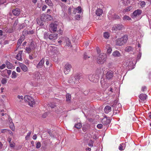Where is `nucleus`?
Returning a JSON list of instances; mask_svg holds the SVG:
<instances>
[{
	"mask_svg": "<svg viewBox=\"0 0 151 151\" xmlns=\"http://www.w3.org/2000/svg\"><path fill=\"white\" fill-rule=\"evenodd\" d=\"M111 122V120L109 118H108L105 117L102 119V123L104 125H107L109 124Z\"/></svg>",
	"mask_w": 151,
	"mask_h": 151,
	"instance_id": "nucleus-14",
	"label": "nucleus"
},
{
	"mask_svg": "<svg viewBox=\"0 0 151 151\" xmlns=\"http://www.w3.org/2000/svg\"><path fill=\"white\" fill-rule=\"evenodd\" d=\"M24 100L26 101L28 105L31 107L35 104V102L33 99L29 96L26 95L24 97Z\"/></svg>",
	"mask_w": 151,
	"mask_h": 151,
	"instance_id": "nucleus-4",
	"label": "nucleus"
},
{
	"mask_svg": "<svg viewBox=\"0 0 151 151\" xmlns=\"http://www.w3.org/2000/svg\"><path fill=\"white\" fill-rule=\"evenodd\" d=\"M47 50L49 53H50V55L56 54L58 52L57 48L55 46H49Z\"/></svg>",
	"mask_w": 151,
	"mask_h": 151,
	"instance_id": "nucleus-6",
	"label": "nucleus"
},
{
	"mask_svg": "<svg viewBox=\"0 0 151 151\" xmlns=\"http://www.w3.org/2000/svg\"><path fill=\"white\" fill-rule=\"evenodd\" d=\"M12 13L15 16H18L20 13V10L18 9H16L13 10Z\"/></svg>",
	"mask_w": 151,
	"mask_h": 151,
	"instance_id": "nucleus-26",
	"label": "nucleus"
},
{
	"mask_svg": "<svg viewBox=\"0 0 151 151\" xmlns=\"http://www.w3.org/2000/svg\"><path fill=\"white\" fill-rule=\"evenodd\" d=\"M96 49L98 53H99L101 52L100 49L98 47H96Z\"/></svg>",
	"mask_w": 151,
	"mask_h": 151,
	"instance_id": "nucleus-56",
	"label": "nucleus"
},
{
	"mask_svg": "<svg viewBox=\"0 0 151 151\" xmlns=\"http://www.w3.org/2000/svg\"><path fill=\"white\" fill-rule=\"evenodd\" d=\"M29 47L32 50H33L35 48V45L34 43L31 42L29 45Z\"/></svg>",
	"mask_w": 151,
	"mask_h": 151,
	"instance_id": "nucleus-39",
	"label": "nucleus"
},
{
	"mask_svg": "<svg viewBox=\"0 0 151 151\" xmlns=\"http://www.w3.org/2000/svg\"><path fill=\"white\" fill-rule=\"evenodd\" d=\"M52 19V18L50 15H47L44 16L43 20L45 21H48L51 20Z\"/></svg>",
	"mask_w": 151,
	"mask_h": 151,
	"instance_id": "nucleus-23",
	"label": "nucleus"
},
{
	"mask_svg": "<svg viewBox=\"0 0 151 151\" xmlns=\"http://www.w3.org/2000/svg\"><path fill=\"white\" fill-rule=\"evenodd\" d=\"M24 36L23 35L21 36L19 39L18 40L17 44V46H18L17 48H19V47L20 46L22 42L24 40Z\"/></svg>",
	"mask_w": 151,
	"mask_h": 151,
	"instance_id": "nucleus-17",
	"label": "nucleus"
},
{
	"mask_svg": "<svg viewBox=\"0 0 151 151\" xmlns=\"http://www.w3.org/2000/svg\"><path fill=\"white\" fill-rule=\"evenodd\" d=\"M126 147V145L124 143H122L120 144L119 147V149L121 150H124Z\"/></svg>",
	"mask_w": 151,
	"mask_h": 151,
	"instance_id": "nucleus-28",
	"label": "nucleus"
},
{
	"mask_svg": "<svg viewBox=\"0 0 151 151\" xmlns=\"http://www.w3.org/2000/svg\"><path fill=\"white\" fill-rule=\"evenodd\" d=\"M140 4L142 7H143L145 6L146 3L144 1H142L140 2Z\"/></svg>",
	"mask_w": 151,
	"mask_h": 151,
	"instance_id": "nucleus-46",
	"label": "nucleus"
},
{
	"mask_svg": "<svg viewBox=\"0 0 151 151\" xmlns=\"http://www.w3.org/2000/svg\"><path fill=\"white\" fill-rule=\"evenodd\" d=\"M37 24H38L39 25H41L42 24V21H41L39 20L38 19H37Z\"/></svg>",
	"mask_w": 151,
	"mask_h": 151,
	"instance_id": "nucleus-54",
	"label": "nucleus"
},
{
	"mask_svg": "<svg viewBox=\"0 0 151 151\" xmlns=\"http://www.w3.org/2000/svg\"><path fill=\"white\" fill-rule=\"evenodd\" d=\"M120 17L119 16L116 14H114V17H113V19H119Z\"/></svg>",
	"mask_w": 151,
	"mask_h": 151,
	"instance_id": "nucleus-47",
	"label": "nucleus"
},
{
	"mask_svg": "<svg viewBox=\"0 0 151 151\" xmlns=\"http://www.w3.org/2000/svg\"><path fill=\"white\" fill-rule=\"evenodd\" d=\"M34 32L33 30L27 31V30H24L23 32V35L27 34H32Z\"/></svg>",
	"mask_w": 151,
	"mask_h": 151,
	"instance_id": "nucleus-27",
	"label": "nucleus"
},
{
	"mask_svg": "<svg viewBox=\"0 0 151 151\" xmlns=\"http://www.w3.org/2000/svg\"><path fill=\"white\" fill-rule=\"evenodd\" d=\"M6 65V67L8 69H12L14 68V66H13L12 64L11 63L8 61H6L5 62Z\"/></svg>",
	"mask_w": 151,
	"mask_h": 151,
	"instance_id": "nucleus-22",
	"label": "nucleus"
},
{
	"mask_svg": "<svg viewBox=\"0 0 151 151\" xmlns=\"http://www.w3.org/2000/svg\"><path fill=\"white\" fill-rule=\"evenodd\" d=\"M93 141H90V142L88 143V145L89 147H92L93 146Z\"/></svg>",
	"mask_w": 151,
	"mask_h": 151,
	"instance_id": "nucleus-53",
	"label": "nucleus"
},
{
	"mask_svg": "<svg viewBox=\"0 0 151 151\" xmlns=\"http://www.w3.org/2000/svg\"><path fill=\"white\" fill-rule=\"evenodd\" d=\"M47 115V113H45L44 114H43L42 115V117L43 118H45L46 117V116Z\"/></svg>",
	"mask_w": 151,
	"mask_h": 151,
	"instance_id": "nucleus-64",
	"label": "nucleus"
},
{
	"mask_svg": "<svg viewBox=\"0 0 151 151\" xmlns=\"http://www.w3.org/2000/svg\"><path fill=\"white\" fill-rule=\"evenodd\" d=\"M17 77V74L14 71H13L12 72L11 77L12 78H15Z\"/></svg>",
	"mask_w": 151,
	"mask_h": 151,
	"instance_id": "nucleus-35",
	"label": "nucleus"
},
{
	"mask_svg": "<svg viewBox=\"0 0 151 151\" xmlns=\"http://www.w3.org/2000/svg\"><path fill=\"white\" fill-rule=\"evenodd\" d=\"M66 100L67 101H70V100L71 95L69 94H67L66 95Z\"/></svg>",
	"mask_w": 151,
	"mask_h": 151,
	"instance_id": "nucleus-43",
	"label": "nucleus"
},
{
	"mask_svg": "<svg viewBox=\"0 0 151 151\" xmlns=\"http://www.w3.org/2000/svg\"><path fill=\"white\" fill-rule=\"evenodd\" d=\"M45 2L48 5L50 6H53V4L50 0H45Z\"/></svg>",
	"mask_w": 151,
	"mask_h": 151,
	"instance_id": "nucleus-36",
	"label": "nucleus"
},
{
	"mask_svg": "<svg viewBox=\"0 0 151 151\" xmlns=\"http://www.w3.org/2000/svg\"><path fill=\"white\" fill-rule=\"evenodd\" d=\"M57 25L56 24L52 23L51 24L49 27V29L51 32H56L57 28Z\"/></svg>",
	"mask_w": 151,
	"mask_h": 151,
	"instance_id": "nucleus-9",
	"label": "nucleus"
},
{
	"mask_svg": "<svg viewBox=\"0 0 151 151\" xmlns=\"http://www.w3.org/2000/svg\"><path fill=\"white\" fill-rule=\"evenodd\" d=\"M107 55L106 54L101 53L98 56L97 59V63L99 64L104 63L106 61Z\"/></svg>",
	"mask_w": 151,
	"mask_h": 151,
	"instance_id": "nucleus-2",
	"label": "nucleus"
},
{
	"mask_svg": "<svg viewBox=\"0 0 151 151\" xmlns=\"http://www.w3.org/2000/svg\"><path fill=\"white\" fill-rule=\"evenodd\" d=\"M44 62L45 60L44 58H42L38 63L37 65V67L39 68H42L44 64Z\"/></svg>",
	"mask_w": 151,
	"mask_h": 151,
	"instance_id": "nucleus-18",
	"label": "nucleus"
},
{
	"mask_svg": "<svg viewBox=\"0 0 151 151\" xmlns=\"http://www.w3.org/2000/svg\"><path fill=\"white\" fill-rule=\"evenodd\" d=\"M58 37V34H50L48 37L51 40H54L56 39Z\"/></svg>",
	"mask_w": 151,
	"mask_h": 151,
	"instance_id": "nucleus-16",
	"label": "nucleus"
},
{
	"mask_svg": "<svg viewBox=\"0 0 151 151\" xmlns=\"http://www.w3.org/2000/svg\"><path fill=\"white\" fill-rule=\"evenodd\" d=\"M112 12L111 11H110L108 13V17L109 19L110 20H112L113 19L114 17V14H112Z\"/></svg>",
	"mask_w": 151,
	"mask_h": 151,
	"instance_id": "nucleus-29",
	"label": "nucleus"
},
{
	"mask_svg": "<svg viewBox=\"0 0 151 151\" xmlns=\"http://www.w3.org/2000/svg\"><path fill=\"white\" fill-rule=\"evenodd\" d=\"M71 65L68 63H67L65 66L64 68V72L65 74H68L72 68Z\"/></svg>",
	"mask_w": 151,
	"mask_h": 151,
	"instance_id": "nucleus-8",
	"label": "nucleus"
},
{
	"mask_svg": "<svg viewBox=\"0 0 151 151\" xmlns=\"http://www.w3.org/2000/svg\"><path fill=\"white\" fill-rule=\"evenodd\" d=\"M17 98L19 99L23 100L24 99V97L22 96L18 95L17 96Z\"/></svg>",
	"mask_w": 151,
	"mask_h": 151,
	"instance_id": "nucleus-62",
	"label": "nucleus"
},
{
	"mask_svg": "<svg viewBox=\"0 0 151 151\" xmlns=\"http://www.w3.org/2000/svg\"><path fill=\"white\" fill-rule=\"evenodd\" d=\"M26 24L25 23H24L22 24H21L19 25V28L20 29H22L24 27H25L26 26Z\"/></svg>",
	"mask_w": 151,
	"mask_h": 151,
	"instance_id": "nucleus-45",
	"label": "nucleus"
},
{
	"mask_svg": "<svg viewBox=\"0 0 151 151\" xmlns=\"http://www.w3.org/2000/svg\"><path fill=\"white\" fill-rule=\"evenodd\" d=\"M6 70H7V73L8 75H10L12 72L11 70H7V69H6Z\"/></svg>",
	"mask_w": 151,
	"mask_h": 151,
	"instance_id": "nucleus-60",
	"label": "nucleus"
},
{
	"mask_svg": "<svg viewBox=\"0 0 151 151\" xmlns=\"http://www.w3.org/2000/svg\"><path fill=\"white\" fill-rule=\"evenodd\" d=\"M142 11L140 9H137L134 11L132 15V18H134L136 17L139 16L142 13Z\"/></svg>",
	"mask_w": 151,
	"mask_h": 151,
	"instance_id": "nucleus-11",
	"label": "nucleus"
},
{
	"mask_svg": "<svg viewBox=\"0 0 151 151\" xmlns=\"http://www.w3.org/2000/svg\"><path fill=\"white\" fill-rule=\"evenodd\" d=\"M146 89V87L145 86H143L141 90L142 92L144 91Z\"/></svg>",
	"mask_w": 151,
	"mask_h": 151,
	"instance_id": "nucleus-58",
	"label": "nucleus"
},
{
	"mask_svg": "<svg viewBox=\"0 0 151 151\" xmlns=\"http://www.w3.org/2000/svg\"><path fill=\"white\" fill-rule=\"evenodd\" d=\"M74 76L71 77L70 78H69L68 81V83H70L72 84H73L74 81Z\"/></svg>",
	"mask_w": 151,
	"mask_h": 151,
	"instance_id": "nucleus-31",
	"label": "nucleus"
},
{
	"mask_svg": "<svg viewBox=\"0 0 151 151\" xmlns=\"http://www.w3.org/2000/svg\"><path fill=\"white\" fill-rule=\"evenodd\" d=\"M124 64L127 69H132L134 68L133 63L131 59H129L126 60Z\"/></svg>",
	"mask_w": 151,
	"mask_h": 151,
	"instance_id": "nucleus-5",
	"label": "nucleus"
},
{
	"mask_svg": "<svg viewBox=\"0 0 151 151\" xmlns=\"http://www.w3.org/2000/svg\"><path fill=\"white\" fill-rule=\"evenodd\" d=\"M103 11L102 9L100 8L98 9L96 11V14L95 15V18L97 20H101L102 19V17L101 16L103 14Z\"/></svg>",
	"mask_w": 151,
	"mask_h": 151,
	"instance_id": "nucleus-7",
	"label": "nucleus"
},
{
	"mask_svg": "<svg viewBox=\"0 0 151 151\" xmlns=\"http://www.w3.org/2000/svg\"><path fill=\"white\" fill-rule=\"evenodd\" d=\"M25 50L27 51V52L28 53H30L31 52V50H32L29 47H26Z\"/></svg>",
	"mask_w": 151,
	"mask_h": 151,
	"instance_id": "nucleus-49",
	"label": "nucleus"
},
{
	"mask_svg": "<svg viewBox=\"0 0 151 151\" xmlns=\"http://www.w3.org/2000/svg\"><path fill=\"white\" fill-rule=\"evenodd\" d=\"M41 146V143L40 142H38L36 144V148L37 149H38Z\"/></svg>",
	"mask_w": 151,
	"mask_h": 151,
	"instance_id": "nucleus-50",
	"label": "nucleus"
},
{
	"mask_svg": "<svg viewBox=\"0 0 151 151\" xmlns=\"http://www.w3.org/2000/svg\"><path fill=\"white\" fill-rule=\"evenodd\" d=\"M31 133H32L31 131H30L27 133V136H26L25 138L26 140H27L29 139V137L31 135Z\"/></svg>",
	"mask_w": 151,
	"mask_h": 151,
	"instance_id": "nucleus-42",
	"label": "nucleus"
},
{
	"mask_svg": "<svg viewBox=\"0 0 151 151\" xmlns=\"http://www.w3.org/2000/svg\"><path fill=\"white\" fill-rule=\"evenodd\" d=\"M133 50V48L131 46L127 47L125 49V51L128 52H129L132 51Z\"/></svg>",
	"mask_w": 151,
	"mask_h": 151,
	"instance_id": "nucleus-32",
	"label": "nucleus"
},
{
	"mask_svg": "<svg viewBox=\"0 0 151 151\" xmlns=\"http://www.w3.org/2000/svg\"><path fill=\"white\" fill-rule=\"evenodd\" d=\"M112 55L114 57H119L121 56L120 53L117 50L113 52Z\"/></svg>",
	"mask_w": 151,
	"mask_h": 151,
	"instance_id": "nucleus-21",
	"label": "nucleus"
},
{
	"mask_svg": "<svg viewBox=\"0 0 151 151\" xmlns=\"http://www.w3.org/2000/svg\"><path fill=\"white\" fill-rule=\"evenodd\" d=\"M104 36L106 38H108L109 37V34L108 32H105L104 33Z\"/></svg>",
	"mask_w": 151,
	"mask_h": 151,
	"instance_id": "nucleus-41",
	"label": "nucleus"
},
{
	"mask_svg": "<svg viewBox=\"0 0 151 151\" xmlns=\"http://www.w3.org/2000/svg\"><path fill=\"white\" fill-rule=\"evenodd\" d=\"M19 66L24 72H27L28 71V69L25 65L22 63H20L19 64Z\"/></svg>",
	"mask_w": 151,
	"mask_h": 151,
	"instance_id": "nucleus-15",
	"label": "nucleus"
},
{
	"mask_svg": "<svg viewBox=\"0 0 151 151\" xmlns=\"http://www.w3.org/2000/svg\"><path fill=\"white\" fill-rule=\"evenodd\" d=\"M105 112L106 114H108L111 111V107L107 105L105 106L104 109Z\"/></svg>",
	"mask_w": 151,
	"mask_h": 151,
	"instance_id": "nucleus-24",
	"label": "nucleus"
},
{
	"mask_svg": "<svg viewBox=\"0 0 151 151\" xmlns=\"http://www.w3.org/2000/svg\"><path fill=\"white\" fill-rule=\"evenodd\" d=\"M80 17L81 15L80 14H77L75 16L76 19L78 20L80 19Z\"/></svg>",
	"mask_w": 151,
	"mask_h": 151,
	"instance_id": "nucleus-51",
	"label": "nucleus"
},
{
	"mask_svg": "<svg viewBox=\"0 0 151 151\" xmlns=\"http://www.w3.org/2000/svg\"><path fill=\"white\" fill-rule=\"evenodd\" d=\"M128 39L127 35H125L122 37L116 39L115 41V45L117 46H122L126 42Z\"/></svg>",
	"mask_w": 151,
	"mask_h": 151,
	"instance_id": "nucleus-1",
	"label": "nucleus"
},
{
	"mask_svg": "<svg viewBox=\"0 0 151 151\" xmlns=\"http://www.w3.org/2000/svg\"><path fill=\"white\" fill-rule=\"evenodd\" d=\"M66 45L68 47H72V45L70 42V41L69 39L68 38H66Z\"/></svg>",
	"mask_w": 151,
	"mask_h": 151,
	"instance_id": "nucleus-34",
	"label": "nucleus"
},
{
	"mask_svg": "<svg viewBox=\"0 0 151 151\" xmlns=\"http://www.w3.org/2000/svg\"><path fill=\"white\" fill-rule=\"evenodd\" d=\"M16 70L18 72H21L20 68L19 67H17L16 68Z\"/></svg>",
	"mask_w": 151,
	"mask_h": 151,
	"instance_id": "nucleus-63",
	"label": "nucleus"
},
{
	"mask_svg": "<svg viewBox=\"0 0 151 151\" xmlns=\"http://www.w3.org/2000/svg\"><path fill=\"white\" fill-rule=\"evenodd\" d=\"M119 107L121 106V105L120 104H116L115 105V108L114 110L116 111L118 110V112H119V110H118V108L117 106Z\"/></svg>",
	"mask_w": 151,
	"mask_h": 151,
	"instance_id": "nucleus-48",
	"label": "nucleus"
},
{
	"mask_svg": "<svg viewBox=\"0 0 151 151\" xmlns=\"http://www.w3.org/2000/svg\"><path fill=\"white\" fill-rule=\"evenodd\" d=\"M103 125L101 124H99L97 126V127L99 129H101Z\"/></svg>",
	"mask_w": 151,
	"mask_h": 151,
	"instance_id": "nucleus-57",
	"label": "nucleus"
},
{
	"mask_svg": "<svg viewBox=\"0 0 151 151\" xmlns=\"http://www.w3.org/2000/svg\"><path fill=\"white\" fill-rule=\"evenodd\" d=\"M1 83L3 84H5L7 83V79L6 78H3L1 81Z\"/></svg>",
	"mask_w": 151,
	"mask_h": 151,
	"instance_id": "nucleus-44",
	"label": "nucleus"
},
{
	"mask_svg": "<svg viewBox=\"0 0 151 151\" xmlns=\"http://www.w3.org/2000/svg\"><path fill=\"white\" fill-rule=\"evenodd\" d=\"M88 78L90 81L93 82L94 80V76L93 75H89L88 76Z\"/></svg>",
	"mask_w": 151,
	"mask_h": 151,
	"instance_id": "nucleus-33",
	"label": "nucleus"
},
{
	"mask_svg": "<svg viewBox=\"0 0 151 151\" xmlns=\"http://www.w3.org/2000/svg\"><path fill=\"white\" fill-rule=\"evenodd\" d=\"M22 51H19L16 56V58L19 60L21 61L22 60Z\"/></svg>",
	"mask_w": 151,
	"mask_h": 151,
	"instance_id": "nucleus-20",
	"label": "nucleus"
},
{
	"mask_svg": "<svg viewBox=\"0 0 151 151\" xmlns=\"http://www.w3.org/2000/svg\"><path fill=\"white\" fill-rule=\"evenodd\" d=\"M147 97V95L145 94H140L139 96V98L142 101H144L146 100Z\"/></svg>",
	"mask_w": 151,
	"mask_h": 151,
	"instance_id": "nucleus-25",
	"label": "nucleus"
},
{
	"mask_svg": "<svg viewBox=\"0 0 151 151\" xmlns=\"http://www.w3.org/2000/svg\"><path fill=\"white\" fill-rule=\"evenodd\" d=\"M123 18L124 20H129L131 19L130 17L127 15L124 16Z\"/></svg>",
	"mask_w": 151,
	"mask_h": 151,
	"instance_id": "nucleus-40",
	"label": "nucleus"
},
{
	"mask_svg": "<svg viewBox=\"0 0 151 151\" xmlns=\"http://www.w3.org/2000/svg\"><path fill=\"white\" fill-rule=\"evenodd\" d=\"M6 0H0V4H3L6 2Z\"/></svg>",
	"mask_w": 151,
	"mask_h": 151,
	"instance_id": "nucleus-59",
	"label": "nucleus"
},
{
	"mask_svg": "<svg viewBox=\"0 0 151 151\" xmlns=\"http://www.w3.org/2000/svg\"><path fill=\"white\" fill-rule=\"evenodd\" d=\"M47 6L46 5H44L42 8V10L44 11L47 8Z\"/></svg>",
	"mask_w": 151,
	"mask_h": 151,
	"instance_id": "nucleus-61",
	"label": "nucleus"
},
{
	"mask_svg": "<svg viewBox=\"0 0 151 151\" xmlns=\"http://www.w3.org/2000/svg\"><path fill=\"white\" fill-rule=\"evenodd\" d=\"M74 84H78L80 83V81H81V79L83 78L81 75H76L74 76Z\"/></svg>",
	"mask_w": 151,
	"mask_h": 151,
	"instance_id": "nucleus-10",
	"label": "nucleus"
},
{
	"mask_svg": "<svg viewBox=\"0 0 151 151\" xmlns=\"http://www.w3.org/2000/svg\"><path fill=\"white\" fill-rule=\"evenodd\" d=\"M82 8L80 6H78L76 8H74V11L73 12V13L74 14H76V11H77V12L78 13H80L82 12Z\"/></svg>",
	"mask_w": 151,
	"mask_h": 151,
	"instance_id": "nucleus-19",
	"label": "nucleus"
},
{
	"mask_svg": "<svg viewBox=\"0 0 151 151\" xmlns=\"http://www.w3.org/2000/svg\"><path fill=\"white\" fill-rule=\"evenodd\" d=\"M10 127L12 130L14 131L15 130V127L13 123H11L9 124Z\"/></svg>",
	"mask_w": 151,
	"mask_h": 151,
	"instance_id": "nucleus-37",
	"label": "nucleus"
},
{
	"mask_svg": "<svg viewBox=\"0 0 151 151\" xmlns=\"http://www.w3.org/2000/svg\"><path fill=\"white\" fill-rule=\"evenodd\" d=\"M129 0H119V4L120 6H126L129 4Z\"/></svg>",
	"mask_w": 151,
	"mask_h": 151,
	"instance_id": "nucleus-12",
	"label": "nucleus"
},
{
	"mask_svg": "<svg viewBox=\"0 0 151 151\" xmlns=\"http://www.w3.org/2000/svg\"><path fill=\"white\" fill-rule=\"evenodd\" d=\"M75 127L77 129H79L81 128V123H78L75 125Z\"/></svg>",
	"mask_w": 151,
	"mask_h": 151,
	"instance_id": "nucleus-38",
	"label": "nucleus"
},
{
	"mask_svg": "<svg viewBox=\"0 0 151 151\" xmlns=\"http://www.w3.org/2000/svg\"><path fill=\"white\" fill-rule=\"evenodd\" d=\"M18 23V20H16L13 24V26L14 27H15L17 24Z\"/></svg>",
	"mask_w": 151,
	"mask_h": 151,
	"instance_id": "nucleus-55",
	"label": "nucleus"
},
{
	"mask_svg": "<svg viewBox=\"0 0 151 151\" xmlns=\"http://www.w3.org/2000/svg\"><path fill=\"white\" fill-rule=\"evenodd\" d=\"M142 53L141 52H139L137 56V59L138 60H139L140 59Z\"/></svg>",
	"mask_w": 151,
	"mask_h": 151,
	"instance_id": "nucleus-52",
	"label": "nucleus"
},
{
	"mask_svg": "<svg viewBox=\"0 0 151 151\" xmlns=\"http://www.w3.org/2000/svg\"><path fill=\"white\" fill-rule=\"evenodd\" d=\"M124 27V25L122 24H116L112 27V29L113 32L116 33L122 30Z\"/></svg>",
	"mask_w": 151,
	"mask_h": 151,
	"instance_id": "nucleus-3",
	"label": "nucleus"
},
{
	"mask_svg": "<svg viewBox=\"0 0 151 151\" xmlns=\"http://www.w3.org/2000/svg\"><path fill=\"white\" fill-rule=\"evenodd\" d=\"M114 72L111 70H109L107 72L106 74V78L109 80L111 79L113 76Z\"/></svg>",
	"mask_w": 151,
	"mask_h": 151,
	"instance_id": "nucleus-13",
	"label": "nucleus"
},
{
	"mask_svg": "<svg viewBox=\"0 0 151 151\" xmlns=\"http://www.w3.org/2000/svg\"><path fill=\"white\" fill-rule=\"evenodd\" d=\"M106 48L107 49V53L109 54H110L112 51V48L109 46V45H107Z\"/></svg>",
	"mask_w": 151,
	"mask_h": 151,
	"instance_id": "nucleus-30",
	"label": "nucleus"
}]
</instances>
